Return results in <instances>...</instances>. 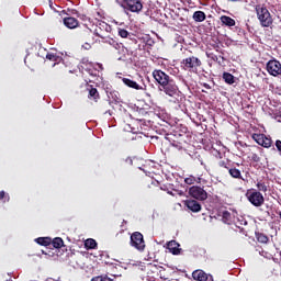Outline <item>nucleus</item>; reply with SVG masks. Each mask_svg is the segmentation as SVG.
Masks as SVG:
<instances>
[{
	"label": "nucleus",
	"instance_id": "nucleus-34",
	"mask_svg": "<svg viewBox=\"0 0 281 281\" xmlns=\"http://www.w3.org/2000/svg\"><path fill=\"white\" fill-rule=\"evenodd\" d=\"M217 166H218L220 168H225L226 170H229V168L232 167V160H229V159L220 160V161L217 162Z\"/></svg>",
	"mask_w": 281,
	"mask_h": 281
},
{
	"label": "nucleus",
	"instance_id": "nucleus-36",
	"mask_svg": "<svg viewBox=\"0 0 281 281\" xmlns=\"http://www.w3.org/2000/svg\"><path fill=\"white\" fill-rule=\"evenodd\" d=\"M0 201L8 203L10 201V194L5 193V191H0Z\"/></svg>",
	"mask_w": 281,
	"mask_h": 281
},
{
	"label": "nucleus",
	"instance_id": "nucleus-23",
	"mask_svg": "<svg viewBox=\"0 0 281 281\" xmlns=\"http://www.w3.org/2000/svg\"><path fill=\"white\" fill-rule=\"evenodd\" d=\"M206 56L211 59L214 60V63H217V65L223 66L225 63V57L223 56H216L214 53H206Z\"/></svg>",
	"mask_w": 281,
	"mask_h": 281
},
{
	"label": "nucleus",
	"instance_id": "nucleus-8",
	"mask_svg": "<svg viewBox=\"0 0 281 281\" xmlns=\"http://www.w3.org/2000/svg\"><path fill=\"white\" fill-rule=\"evenodd\" d=\"M160 91H164V93H166V95H169V98H175V95H177V92L179 91V86H177L175 79L171 78L161 86Z\"/></svg>",
	"mask_w": 281,
	"mask_h": 281
},
{
	"label": "nucleus",
	"instance_id": "nucleus-43",
	"mask_svg": "<svg viewBox=\"0 0 281 281\" xmlns=\"http://www.w3.org/2000/svg\"><path fill=\"white\" fill-rule=\"evenodd\" d=\"M71 14H78V11L77 10H72Z\"/></svg>",
	"mask_w": 281,
	"mask_h": 281
},
{
	"label": "nucleus",
	"instance_id": "nucleus-31",
	"mask_svg": "<svg viewBox=\"0 0 281 281\" xmlns=\"http://www.w3.org/2000/svg\"><path fill=\"white\" fill-rule=\"evenodd\" d=\"M86 249H95L98 247V241L93 238H89L85 241Z\"/></svg>",
	"mask_w": 281,
	"mask_h": 281
},
{
	"label": "nucleus",
	"instance_id": "nucleus-32",
	"mask_svg": "<svg viewBox=\"0 0 281 281\" xmlns=\"http://www.w3.org/2000/svg\"><path fill=\"white\" fill-rule=\"evenodd\" d=\"M256 238L258 243H262L263 245H267V243H269V237L265 235V233H256Z\"/></svg>",
	"mask_w": 281,
	"mask_h": 281
},
{
	"label": "nucleus",
	"instance_id": "nucleus-1",
	"mask_svg": "<svg viewBox=\"0 0 281 281\" xmlns=\"http://www.w3.org/2000/svg\"><path fill=\"white\" fill-rule=\"evenodd\" d=\"M187 133H188V127H183L182 133H181V130H175L173 133L168 134L167 139L170 142L173 148H178V150H182V148L186 147V144H188Z\"/></svg>",
	"mask_w": 281,
	"mask_h": 281
},
{
	"label": "nucleus",
	"instance_id": "nucleus-44",
	"mask_svg": "<svg viewBox=\"0 0 281 281\" xmlns=\"http://www.w3.org/2000/svg\"><path fill=\"white\" fill-rule=\"evenodd\" d=\"M98 67H99V69H103V68H102V64H98Z\"/></svg>",
	"mask_w": 281,
	"mask_h": 281
},
{
	"label": "nucleus",
	"instance_id": "nucleus-20",
	"mask_svg": "<svg viewBox=\"0 0 281 281\" xmlns=\"http://www.w3.org/2000/svg\"><path fill=\"white\" fill-rule=\"evenodd\" d=\"M146 115H148V112L144 109H139L138 111L134 112L133 120H136V122H146Z\"/></svg>",
	"mask_w": 281,
	"mask_h": 281
},
{
	"label": "nucleus",
	"instance_id": "nucleus-4",
	"mask_svg": "<svg viewBox=\"0 0 281 281\" xmlns=\"http://www.w3.org/2000/svg\"><path fill=\"white\" fill-rule=\"evenodd\" d=\"M120 5L125 12H133L135 14H139L144 10V2L142 0H121Z\"/></svg>",
	"mask_w": 281,
	"mask_h": 281
},
{
	"label": "nucleus",
	"instance_id": "nucleus-24",
	"mask_svg": "<svg viewBox=\"0 0 281 281\" xmlns=\"http://www.w3.org/2000/svg\"><path fill=\"white\" fill-rule=\"evenodd\" d=\"M205 19H207V16L205 15V12H203V11H195L193 13V21H195V23H203V21H205Z\"/></svg>",
	"mask_w": 281,
	"mask_h": 281
},
{
	"label": "nucleus",
	"instance_id": "nucleus-7",
	"mask_svg": "<svg viewBox=\"0 0 281 281\" xmlns=\"http://www.w3.org/2000/svg\"><path fill=\"white\" fill-rule=\"evenodd\" d=\"M77 38L82 41V43H91L93 41V31L87 24H83L77 31Z\"/></svg>",
	"mask_w": 281,
	"mask_h": 281
},
{
	"label": "nucleus",
	"instance_id": "nucleus-14",
	"mask_svg": "<svg viewBox=\"0 0 281 281\" xmlns=\"http://www.w3.org/2000/svg\"><path fill=\"white\" fill-rule=\"evenodd\" d=\"M91 80L87 81L86 89L88 91V98L89 100H93L94 102H98L100 100V92H98V89L93 87V85H89Z\"/></svg>",
	"mask_w": 281,
	"mask_h": 281
},
{
	"label": "nucleus",
	"instance_id": "nucleus-29",
	"mask_svg": "<svg viewBox=\"0 0 281 281\" xmlns=\"http://www.w3.org/2000/svg\"><path fill=\"white\" fill-rule=\"evenodd\" d=\"M50 245H53L55 249H60V247H65V241L63 238L56 237L50 241Z\"/></svg>",
	"mask_w": 281,
	"mask_h": 281
},
{
	"label": "nucleus",
	"instance_id": "nucleus-35",
	"mask_svg": "<svg viewBox=\"0 0 281 281\" xmlns=\"http://www.w3.org/2000/svg\"><path fill=\"white\" fill-rule=\"evenodd\" d=\"M91 281H113V279L109 278V274H101L98 277H93Z\"/></svg>",
	"mask_w": 281,
	"mask_h": 281
},
{
	"label": "nucleus",
	"instance_id": "nucleus-19",
	"mask_svg": "<svg viewBox=\"0 0 281 281\" xmlns=\"http://www.w3.org/2000/svg\"><path fill=\"white\" fill-rule=\"evenodd\" d=\"M180 245L176 240H171L167 244V249L172 254L173 256H179L181 254V249L179 248Z\"/></svg>",
	"mask_w": 281,
	"mask_h": 281
},
{
	"label": "nucleus",
	"instance_id": "nucleus-45",
	"mask_svg": "<svg viewBox=\"0 0 281 281\" xmlns=\"http://www.w3.org/2000/svg\"><path fill=\"white\" fill-rule=\"evenodd\" d=\"M277 214L279 215L280 220H281V211L280 212H277Z\"/></svg>",
	"mask_w": 281,
	"mask_h": 281
},
{
	"label": "nucleus",
	"instance_id": "nucleus-12",
	"mask_svg": "<svg viewBox=\"0 0 281 281\" xmlns=\"http://www.w3.org/2000/svg\"><path fill=\"white\" fill-rule=\"evenodd\" d=\"M252 139L263 148H271V145L273 144L271 138L267 137L265 134H252Z\"/></svg>",
	"mask_w": 281,
	"mask_h": 281
},
{
	"label": "nucleus",
	"instance_id": "nucleus-9",
	"mask_svg": "<svg viewBox=\"0 0 281 281\" xmlns=\"http://www.w3.org/2000/svg\"><path fill=\"white\" fill-rule=\"evenodd\" d=\"M189 194L192 199H196L198 201H205L207 199V191L199 186L191 187Z\"/></svg>",
	"mask_w": 281,
	"mask_h": 281
},
{
	"label": "nucleus",
	"instance_id": "nucleus-21",
	"mask_svg": "<svg viewBox=\"0 0 281 281\" xmlns=\"http://www.w3.org/2000/svg\"><path fill=\"white\" fill-rule=\"evenodd\" d=\"M220 20L221 23L224 24L226 27H234V25H236V20L228 15H222Z\"/></svg>",
	"mask_w": 281,
	"mask_h": 281
},
{
	"label": "nucleus",
	"instance_id": "nucleus-39",
	"mask_svg": "<svg viewBox=\"0 0 281 281\" xmlns=\"http://www.w3.org/2000/svg\"><path fill=\"white\" fill-rule=\"evenodd\" d=\"M249 159H251V161H255V164H258V162H260V156H258V154H251L250 156H249Z\"/></svg>",
	"mask_w": 281,
	"mask_h": 281
},
{
	"label": "nucleus",
	"instance_id": "nucleus-2",
	"mask_svg": "<svg viewBox=\"0 0 281 281\" xmlns=\"http://www.w3.org/2000/svg\"><path fill=\"white\" fill-rule=\"evenodd\" d=\"M255 10L261 27H271L273 25V15L265 4H257Z\"/></svg>",
	"mask_w": 281,
	"mask_h": 281
},
{
	"label": "nucleus",
	"instance_id": "nucleus-3",
	"mask_svg": "<svg viewBox=\"0 0 281 281\" xmlns=\"http://www.w3.org/2000/svg\"><path fill=\"white\" fill-rule=\"evenodd\" d=\"M180 65L184 71H189L190 74H199V68L201 65H203V63L199 59V57L190 56L182 59Z\"/></svg>",
	"mask_w": 281,
	"mask_h": 281
},
{
	"label": "nucleus",
	"instance_id": "nucleus-28",
	"mask_svg": "<svg viewBox=\"0 0 281 281\" xmlns=\"http://www.w3.org/2000/svg\"><path fill=\"white\" fill-rule=\"evenodd\" d=\"M37 245H42L43 247H48V245H52V238L49 237H38L35 239Z\"/></svg>",
	"mask_w": 281,
	"mask_h": 281
},
{
	"label": "nucleus",
	"instance_id": "nucleus-16",
	"mask_svg": "<svg viewBox=\"0 0 281 281\" xmlns=\"http://www.w3.org/2000/svg\"><path fill=\"white\" fill-rule=\"evenodd\" d=\"M122 82L126 86L130 87V89H135L136 91H144L146 88L142 87L138 85L137 81H134L133 79L128 78H123Z\"/></svg>",
	"mask_w": 281,
	"mask_h": 281
},
{
	"label": "nucleus",
	"instance_id": "nucleus-26",
	"mask_svg": "<svg viewBox=\"0 0 281 281\" xmlns=\"http://www.w3.org/2000/svg\"><path fill=\"white\" fill-rule=\"evenodd\" d=\"M228 175L233 178V179H243V173L239 171V169H237L236 167H231L228 169Z\"/></svg>",
	"mask_w": 281,
	"mask_h": 281
},
{
	"label": "nucleus",
	"instance_id": "nucleus-22",
	"mask_svg": "<svg viewBox=\"0 0 281 281\" xmlns=\"http://www.w3.org/2000/svg\"><path fill=\"white\" fill-rule=\"evenodd\" d=\"M256 188H257V192L267 193L269 192V182H265L263 180H258Z\"/></svg>",
	"mask_w": 281,
	"mask_h": 281
},
{
	"label": "nucleus",
	"instance_id": "nucleus-10",
	"mask_svg": "<svg viewBox=\"0 0 281 281\" xmlns=\"http://www.w3.org/2000/svg\"><path fill=\"white\" fill-rule=\"evenodd\" d=\"M266 69L270 76H280L281 74V64L277 59H271L267 63Z\"/></svg>",
	"mask_w": 281,
	"mask_h": 281
},
{
	"label": "nucleus",
	"instance_id": "nucleus-27",
	"mask_svg": "<svg viewBox=\"0 0 281 281\" xmlns=\"http://www.w3.org/2000/svg\"><path fill=\"white\" fill-rule=\"evenodd\" d=\"M108 276H112L113 278H120L122 274L117 273V266L111 263L108 266Z\"/></svg>",
	"mask_w": 281,
	"mask_h": 281
},
{
	"label": "nucleus",
	"instance_id": "nucleus-40",
	"mask_svg": "<svg viewBox=\"0 0 281 281\" xmlns=\"http://www.w3.org/2000/svg\"><path fill=\"white\" fill-rule=\"evenodd\" d=\"M105 43H109V45H112L113 47H116L117 45H120V44H117V42H115V40H113L111 37L106 38Z\"/></svg>",
	"mask_w": 281,
	"mask_h": 281
},
{
	"label": "nucleus",
	"instance_id": "nucleus-5",
	"mask_svg": "<svg viewBox=\"0 0 281 281\" xmlns=\"http://www.w3.org/2000/svg\"><path fill=\"white\" fill-rule=\"evenodd\" d=\"M246 198L255 207H262L265 205V195L257 189H250L246 193Z\"/></svg>",
	"mask_w": 281,
	"mask_h": 281
},
{
	"label": "nucleus",
	"instance_id": "nucleus-15",
	"mask_svg": "<svg viewBox=\"0 0 281 281\" xmlns=\"http://www.w3.org/2000/svg\"><path fill=\"white\" fill-rule=\"evenodd\" d=\"M193 280L196 281H214V277L212 274L205 273L203 270H195L192 272Z\"/></svg>",
	"mask_w": 281,
	"mask_h": 281
},
{
	"label": "nucleus",
	"instance_id": "nucleus-41",
	"mask_svg": "<svg viewBox=\"0 0 281 281\" xmlns=\"http://www.w3.org/2000/svg\"><path fill=\"white\" fill-rule=\"evenodd\" d=\"M83 47H85L86 49H91V44H89V42H85Z\"/></svg>",
	"mask_w": 281,
	"mask_h": 281
},
{
	"label": "nucleus",
	"instance_id": "nucleus-47",
	"mask_svg": "<svg viewBox=\"0 0 281 281\" xmlns=\"http://www.w3.org/2000/svg\"><path fill=\"white\" fill-rule=\"evenodd\" d=\"M130 164H133V160H132V159H130Z\"/></svg>",
	"mask_w": 281,
	"mask_h": 281
},
{
	"label": "nucleus",
	"instance_id": "nucleus-33",
	"mask_svg": "<svg viewBox=\"0 0 281 281\" xmlns=\"http://www.w3.org/2000/svg\"><path fill=\"white\" fill-rule=\"evenodd\" d=\"M222 221L223 223H226V225H229V223H232V213H229L228 211H224L222 213Z\"/></svg>",
	"mask_w": 281,
	"mask_h": 281
},
{
	"label": "nucleus",
	"instance_id": "nucleus-38",
	"mask_svg": "<svg viewBox=\"0 0 281 281\" xmlns=\"http://www.w3.org/2000/svg\"><path fill=\"white\" fill-rule=\"evenodd\" d=\"M184 183H187V186H194V183H196V178H194V176H190L184 179Z\"/></svg>",
	"mask_w": 281,
	"mask_h": 281
},
{
	"label": "nucleus",
	"instance_id": "nucleus-30",
	"mask_svg": "<svg viewBox=\"0 0 281 281\" xmlns=\"http://www.w3.org/2000/svg\"><path fill=\"white\" fill-rule=\"evenodd\" d=\"M223 80L226 82V85H234V82H236L234 75L229 72L223 74Z\"/></svg>",
	"mask_w": 281,
	"mask_h": 281
},
{
	"label": "nucleus",
	"instance_id": "nucleus-13",
	"mask_svg": "<svg viewBox=\"0 0 281 281\" xmlns=\"http://www.w3.org/2000/svg\"><path fill=\"white\" fill-rule=\"evenodd\" d=\"M104 32L109 34V32H111V25H109V23L104 21H100L97 25V29L94 30V34L99 38H106V35L104 34Z\"/></svg>",
	"mask_w": 281,
	"mask_h": 281
},
{
	"label": "nucleus",
	"instance_id": "nucleus-42",
	"mask_svg": "<svg viewBox=\"0 0 281 281\" xmlns=\"http://www.w3.org/2000/svg\"><path fill=\"white\" fill-rule=\"evenodd\" d=\"M202 86L204 87V89H212V86H210L209 83H203Z\"/></svg>",
	"mask_w": 281,
	"mask_h": 281
},
{
	"label": "nucleus",
	"instance_id": "nucleus-37",
	"mask_svg": "<svg viewBox=\"0 0 281 281\" xmlns=\"http://www.w3.org/2000/svg\"><path fill=\"white\" fill-rule=\"evenodd\" d=\"M117 34L121 38H128L131 33H128L126 29H119Z\"/></svg>",
	"mask_w": 281,
	"mask_h": 281
},
{
	"label": "nucleus",
	"instance_id": "nucleus-25",
	"mask_svg": "<svg viewBox=\"0 0 281 281\" xmlns=\"http://www.w3.org/2000/svg\"><path fill=\"white\" fill-rule=\"evenodd\" d=\"M46 58H47V60H52V63H54L53 67H56V65H58L60 63V60H63V57H60L54 53H48L46 55Z\"/></svg>",
	"mask_w": 281,
	"mask_h": 281
},
{
	"label": "nucleus",
	"instance_id": "nucleus-18",
	"mask_svg": "<svg viewBox=\"0 0 281 281\" xmlns=\"http://www.w3.org/2000/svg\"><path fill=\"white\" fill-rule=\"evenodd\" d=\"M64 25L68 27V30H76V27H78L79 25V22H78V19L68 16V18H64Z\"/></svg>",
	"mask_w": 281,
	"mask_h": 281
},
{
	"label": "nucleus",
	"instance_id": "nucleus-17",
	"mask_svg": "<svg viewBox=\"0 0 281 281\" xmlns=\"http://www.w3.org/2000/svg\"><path fill=\"white\" fill-rule=\"evenodd\" d=\"M184 205L190 210V212L196 213L201 210V203L196 200H187L184 201Z\"/></svg>",
	"mask_w": 281,
	"mask_h": 281
},
{
	"label": "nucleus",
	"instance_id": "nucleus-6",
	"mask_svg": "<svg viewBox=\"0 0 281 281\" xmlns=\"http://www.w3.org/2000/svg\"><path fill=\"white\" fill-rule=\"evenodd\" d=\"M131 246L134 247V249H137V251H144L146 249V241L144 240V235L139 232H134L131 235Z\"/></svg>",
	"mask_w": 281,
	"mask_h": 281
},
{
	"label": "nucleus",
	"instance_id": "nucleus-11",
	"mask_svg": "<svg viewBox=\"0 0 281 281\" xmlns=\"http://www.w3.org/2000/svg\"><path fill=\"white\" fill-rule=\"evenodd\" d=\"M153 78L156 80V82L159 83V86L166 85L169 80L172 79V77H169L168 74H166L161 69H156L153 71Z\"/></svg>",
	"mask_w": 281,
	"mask_h": 281
},
{
	"label": "nucleus",
	"instance_id": "nucleus-46",
	"mask_svg": "<svg viewBox=\"0 0 281 281\" xmlns=\"http://www.w3.org/2000/svg\"><path fill=\"white\" fill-rule=\"evenodd\" d=\"M228 1H233L234 3H236L237 1H240V0H228Z\"/></svg>",
	"mask_w": 281,
	"mask_h": 281
}]
</instances>
